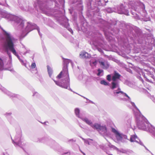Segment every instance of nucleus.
<instances>
[{"instance_id": "obj_1", "label": "nucleus", "mask_w": 155, "mask_h": 155, "mask_svg": "<svg viewBox=\"0 0 155 155\" xmlns=\"http://www.w3.org/2000/svg\"><path fill=\"white\" fill-rule=\"evenodd\" d=\"M0 15L8 21H13L17 25V29L20 30L21 34L19 35L20 40L22 39L28 33L34 29H37L39 35H41L40 32L39 28L35 24L27 22L25 25L24 21L19 17L14 15L8 14L7 12L3 9H0Z\"/></svg>"}, {"instance_id": "obj_2", "label": "nucleus", "mask_w": 155, "mask_h": 155, "mask_svg": "<svg viewBox=\"0 0 155 155\" xmlns=\"http://www.w3.org/2000/svg\"><path fill=\"white\" fill-rule=\"evenodd\" d=\"M120 77L121 75L120 74L115 71L114 75L112 77V81L110 87L112 90L113 96L116 97L121 96L127 97V98H122L121 99L122 100H126L130 102L132 106L140 114V111L136 106L135 103L131 101V100L130 97L126 93L121 90L120 86V81L119 80Z\"/></svg>"}, {"instance_id": "obj_3", "label": "nucleus", "mask_w": 155, "mask_h": 155, "mask_svg": "<svg viewBox=\"0 0 155 155\" xmlns=\"http://www.w3.org/2000/svg\"><path fill=\"white\" fill-rule=\"evenodd\" d=\"M1 29L3 32V35L5 38V40L3 43V47L5 52L8 56L10 59H12V55L9 51L12 52V49L14 48V43L16 40L15 38L9 32H8L1 28Z\"/></svg>"}, {"instance_id": "obj_4", "label": "nucleus", "mask_w": 155, "mask_h": 155, "mask_svg": "<svg viewBox=\"0 0 155 155\" xmlns=\"http://www.w3.org/2000/svg\"><path fill=\"white\" fill-rule=\"evenodd\" d=\"M137 119V125L139 129L148 132L155 137V128L149 123L147 120L143 116L137 117L135 114Z\"/></svg>"}, {"instance_id": "obj_5", "label": "nucleus", "mask_w": 155, "mask_h": 155, "mask_svg": "<svg viewBox=\"0 0 155 155\" xmlns=\"http://www.w3.org/2000/svg\"><path fill=\"white\" fill-rule=\"evenodd\" d=\"M63 72L65 74H67V76L65 79H63L61 82L59 81H57L54 80H53L56 84L57 85L64 88L68 89L69 90L72 91V90L70 88V87H69L68 88V86H69L70 85V80L69 77V74L68 73L66 74L64 73L63 70L61 71L60 74L57 76V78L58 79H60L61 78V76Z\"/></svg>"}, {"instance_id": "obj_6", "label": "nucleus", "mask_w": 155, "mask_h": 155, "mask_svg": "<svg viewBox=\"0 0 155 155\" xmlns=\"http://www.w3.org/2000/svg\"><path fill=\"white\" fill-rule=\"evenodd\" d=\"M151 71H153L155 73V69L153 67L145 69L142 70V74L146 81L153 83L155 82V77L151 73Z\"/></svg>"}, {"instance_id": "obj_7", "label": "nucleus", "mask_w": 155, "mask_h": 155, "mask_svg": "<svg viewBox=\"0 0 155 155\" xmlns=\"http://www.w3.org/2000/svg\"><path fill=\"white\" fill-rule=\"evenodd\" d=\"M44 1L45 0H36V2H35L34 6L37 8H39L44 13L48 15H51L53 13L52 9L45 7L43 8Z\"/></svg>"}, {"instance_id": "obj_8", "label": "nucleus", "mask_w": 155, "mask_h": 155, "mask_svg": "<svg viewBox=\"0 0 155 155\" xmlns=\"http://www.w3.org/2000/svg\"><path fill=\"white\" fill-rule=\"evenodd\" d=\"M21 132L20 130L15 135L14 139L13 140L12 138V142L14 145L16 147H20L23 149V146L24 143L21 139Z\"/></svg>"}, {"instance_id": "obj_9", "label": "nucleus", "mask_w": 155, "mask_h": 155, "mask_svg": "<svg viewBox=\"0 0 155 155\" xmlns=\"http://www.w3.org/2000/svg\"><path fill=\"white\" fill-rule=\"evenodd\" d=\"M114 12L119 14H124L127 15H129V12L124 5L121 4L115 7Z\"/></svg>"}, {"instance_id": "obj_10", "label": "nucleus", "mask_w": 155, "mask_h": 155, "mask_svg": "<svg viewBox=\"0 0 155 155\" xmlns=\"http://www.w3.org/2000/svg\"><path fill=\"white\" fill-rule=\"evenodd\" d=\"M39 142L45 143L52 147H54V145H56L57 144L54 140L46 137L42 138L40 139Z\"/></svg>"}, {"instance_id": "obj_11", "label": "nucleus", "mask_w": 155, "mask_h": 155, "mask_svg": "<svg viewBox=\"0 0 155 155\" xmlns=\"http://www.w3.org/2000/svg\"><path fill=\"white\" fill-rule=\"evenodd\" d=\"M101 0H93L91 1L87 4L88 9L91 10H93L94 8H96L98 4V5H101Z\"/></svg>"}, {"instance_id": "obj_12", "label": "nucleus", "mask_w": 155, "mask_h": 155, "mask_svg": "<svg viewBox=\"0 0 155 155\" xmlns=\"http://www.w3.org/2000/svg\"><path fill=\"white\" fill-rule=\"evenodd\" d=\"M91 42L92 43H91L92 45V48L94 50L97 49L99 52L101 53H103V51L99 47H101V44L100 43H98L97 41L96 40H94L93 39H91Z\"/></svg>"}, {"instance_id": "obj_13", "label": "nucleus", "mask_w": 155, "mask_h": 155, "mask_svg": "<svg viewBox=\"0 0 155 155\" xmlns=\"http://www.w3.org/2000/svg\"><path fill=\"white\" fill-rule=\"evenodd\" d=\"M68 20L66 17H63V22L61 23L63 26L67 28L68 30L71 33L73 34V31L69 27V24L68 23Z\"/></svg>"}, {"instance_id": "obj_14", "label": "nucleus", "mask_w": 155, "mask_h": 155, "mask_svg": "<svg viewBox=\"0 0 155 155\" xmlns=\"http://www.w3.org/2000/svg\"><path fill=\"white\" fill-rule=\"evenodd\" d=\"M151 40L152 41L150 43L149 42H147L146 41H144L145 43H144V41H141V40L139 39L138 41V42L140 44H143V45L147 47L150 48L151 47L153 46H155V43H154V39L153 38H151Z\"/></svg>"}, {"instance_id": "obj_15", "label": "nucleus", "mask_w": 155, "mask_h": 155, "mask_svg": "<svg viewBox=\"0 0 155 155\" xmlns=\"http://www.w3.org/2000/svg\"><path fill=\"white\" fill-rule=\"evenodd\" d=\"M63 62V71L64 73L67 74L68 72V64L70 63L72 65L73 64V62L71 60L67 59H64V60Z\"/></svg>"}, {"instance_id": "obj_16", "label": "nucleus", "mask_w": 155, "mask_h": 155, "mask_svg": "<svg viewBox=\"0 0 155 155\" xmlns=\"http://www.w3.org/2000/svg\"><path fill=\"white\" fill-rule=\"evenodd\" d=\"M130 140L131 142H135L140 144V145L143 146V143L140 141L136 135H131Z\"/></svg>"}, {"instance_id": "obj_17", "label": "nucleus", "mask_w": 155, "mask_h": 155, "mask_svg": "<svg viewBox=\"0 0 155 155\" xmlns=\"http://www.w3.org/2000/svg\"><path fill=\"white\" fill-rule=\"evenodd\" d=\"M112 131L115 134V137L118 141L120 142V140H121L122 139V134L120 133L114 128H112Z\"/></svg>"}, {"instance_id": "obj_18", "label": "nucleus", "mask_w": 155, "mask_h": 155, "mask_svg": "<svg viewBox=\"0 0 155 155\" xmlns=\"http://www.w3.org/2000/svg\"><path fill=\"white\" fill-rule=\"evenodd\" d=\"M104 22L105 24L104 26L108 27L109 29H110L111 26L116 25L117 23V21L114 20H110L108 22L105 21H104Z\"/></svg>"}, {"instance_id": "obj_19", "label": "nucleus", "mask_w": 155, "mask_h": 155, "mask_svg": "<svg viewBox=\"0 0 155 155\" xmlns=\"http://www.w3.org/2000/svg\"><path fill=\"white\" fill-rule=\"evenodd\" d=\"M0 90H1L2 92H4L5 93L7 94L9 96L13 97H16L17 95L14 94L8 91H7L5 88L3 87L0 88Z\"/></svg>"}, {"instance_id": "obj_20", "label": "nucleus", "mask_w": 155, "mask_h": 155, "mask_svg": "<svg viewBox=\"0 0 155 155\" xmlns=\"http://www.w3.org/2000/svg\"><path fill=\"white\" fill-rule=\"evenodd\" d=\"M98 131L101 134H105L107 131V128L105 126H101Z\"/></svg>"}, {"instance_id": "obj_21", "label": "nucleus", "mask_w": 155, "mask_h": 155, "mask_svg": "<svg viewBox=\"0 0 155 155\" xmlns=\"http://www.w3.org/2000/svg\"><path fill=\"white\" fill-rule=\"evenodd\" d=\"M80 56V57L82 58H91V55L90 54L84 51L81 52Z\"/></svg>"}, {"instance_id": "obj_22", "label": "nucleus", "mask_w": 155, "mask_h": 155, "mask_svg": "<svg viewBox=\"0 0 155 155\" xmlns=\"http://www.w3.org/2000/svg\"><path fill=\"white\" fill-rule=\"evenodd\" d=\"M12 50V53L17 57L20 62L21 63V64L25 66L26 64L24 63L23 60L20 58L19 56L16 52L15 50L13 48Z\"/></svg>"}, {"instance_id": "obj_23", "label": "nucleus", "mask_w": 155, "mask_h": 155, "mask_svg": "<svg viewBox=\"0 0 155 155\" xmlns=\"http://www.w3.org/2000/svg\"><path fill=\"white\" fill-rule=\"evenodd\" d=\"M81 119L86 124L91 126L93 124L91 120L89 119L86 117H82Z\"/></svg>"}, {"instance_id": "obj_24", "label": "nucleus", "mask_w": 155, "mask_h": 155, "mask_svg": "<svg viewBox=\"0 0 155 155\" xmlns=\"http://www.w3.org/2000/svg\"><path fill=\"white\" fill-rule=\"evenodd\" d=\"M20 8L22 10L26 11H28L31 12L32 10V8L29 6L28 7L27 6H26L25 4L23 5L22 6H20Z\"/></svg>"}, {"instance_id": "obj_25", "label": "nucleus", "mask_w": 155, "mask_h": 155, "mask_svg": "<svg viewBox=\"0 0 155 155\" xmlns=\"http://www.w3.org/2000/svg\"><path fill=\"white\" fill-rule=\"evenodd\" d=\"M30 68L32 69H34L35 68V70H33L32 71H31L32 73L36 74H38V71L37 68H36V64L35 62L32 63L31 65L30 66Z\"/></svg>"}, {"instance_id": "obj_26", "label": "nucleus", "mask_w": 155, "mask_h": 155, "mask_svg": "<svg viewBox=\"0 0 155 155\" xmlns=\"http://www.w3.org/2000/svg\"><path fill=\"white\" fill-rule=\"evenodd\" d=\"M97 60L96 58H92L90 61V64L91 66H94L97 64Z\"/></svg>"}, {"instance_id": "obj_27", "label": "nucleus", "mask_w": 155, "mask_h": 155, "mask_svg": "<svg viewBox=\"0 0 155 155\" xmlns=\"http://www.w3.org/2000/svg\"><path fill=\"white\" fill-rule=\"evenodd\" d=\"M100 65L103 68H107L109 67V64L106 61H99Z\"/></svg>"}, {"instance_id": "obj_28", "label": "nucleus", "mask_w": 155, "mask_h": 155, "mask_svg": "<svg viewBox=\"0 0 155 155\" xmlns=\"http://www.w3.org/2000/svg\"><path fill=\"white\" fill-rule=\"evenodd\" d=\"M101 126V125L100 124L97 123H95L94 124H92L91 127L94 129H96L98 131Z\"/></svg>"}, {"instance_id": "obj_29", "label": "nucleus", "mask_w": 155, "mask_h": 155, "mask_svg": "<svg viewBox=\"0 0 155 155\" xmlns=\"http://www.w3.org/2000/svg\"><path fill=\"white\" fill-rule=\"evenodd\" d=\"M74 113L76 116L78 117L81 119L82 117L80 114V110L78 108H76L74 110Z\"/></svg>"}, {"instance_id": "obj_30", "label": "nucleus", "mask_w": 155, "mask_h": 155, "mask_svg": "<svg viewBox=\"0 0 155 155\" xmlns=\"http://www.w3.org/2000/svg\"><path fill=\"white\" fill-rule=\"evenodd\" d=\"M12 114L11 113H6L5 115L6 116V117H7L8 118L9 121L10 122V123H11V120H13V119L11 117V114Z\"/></svg>"}, {"instance_id": "obj_31", "label": "nucleus", "mask_w": 155, "mask_h": 155, "mask_svg": "<svg viewBox=\"0 0 155 155\" xmlns=\"http://www.w3.org/2000/svg\"><path fill=\"white\" fill-rule=\"evenodd\" d=\"M48 71V74L49 77L51 78V75L53 73V70L52 68L50 67L48 65L47 66Z\"/></svg>"}, {"instance_id": "obj_32", "label": "nucleus", "mask_w": 155, "mask_h": 155, "mask_svg": "<svg viewBox=\"0 0 155 155\" xmlns=\"http://www.w3.org/2000/svg\"><path fill=\"white\" fill-rule=\"evenodd\" d=\"M143 8L142 9L143 14H141V15L143 17H146L147 16V14L146 11H145V7L143 4Z\"/></svg>"}, {"instance_id": "obj_33", "label": "nucleus", "mask_w": 155, "mask_h": 155, "mask_svg": "<svg viewBox=\"0 0 155 155\" xmlns=\"http://www.w3.org/2000/svg\"><path fill=\"white\" fill-rule=\"evenodd\" d=\"M4 69V63L2 60L0 58V71H2Z\"/></svg>"}, {"instance_id": "obj_34", "label": "nucleus", "mask_w": 155, "mask_h": 155, "mask_svg": "<svg viewBox=\"0 0 155 155\" xmlns=\"http://www.w3.org/2000/svg\"><path fill=\"white\" fill-rule=\"evenodd\" d=\"M106 11L109 13L114 12L115 8H108L106 9Z\"/></svg>"}, {"instance_id": "obj_35", "label": "nucleus", "mask_w": 155, "mask_h": 155, "mask_svg": "<svg viewBox=\"0 0 155 155\" xmlns=\"http://www.w3.org/2000/svg\"><path fill=\"white\" fill-rule=\"evenodd\" d=\"M101 84H103L105 86H107L109 85V83L107 82L104 80H101L100 82Z\"/></svg>"}, {"instance_id": "obj_36", "label": "nucleus", "mask_w": 155, "mask_h": 155, "mask_svg": "<svg viewBox=\"0 0 155 155\" xmlns=\"http://www.w3.org/2000/svg\"><path fill=\"white\" fill-rule=\"evenodd\" d=\"M125 84L129 87H131L132 86L131 83L128 81H125Z\"/></svg>"}, {"instance_id": "obj_37", "label": "nucleus", "mask_w": 155, "mask_h": 155, "mask_svg": "<svg viewBox=\"0 0 155 155\" xmlns=\"http://www.w3.org/2000/svg\"><path fill=\"white\" fill-rule=\"evenodd\" d=\"M22 48H25L26 50L25 52H24L23 54L24 55H25L27 53H29L30 51L29 50L27 49V48H26L25 46L23 45Z\"/></svg>"}, {"instance_id": "obj_38", "label": "nucleus", "mask_w": 155, "mask_h": 155, "mask_svg": "<svg viewBox=\"0 0 155 155\" xmlns=\"http://www.w3.org/2000/svg\"><path fill=\"white\" fill-rule=\"evenodd\" d=\"M97 71L98 72V73L97 74V75L99 76L100 75L101 73L103 72V71L102 69H98L97 70Z\"/></svg>"}, {"instance_id": "obj_39", "label": "nucleus", "mask_w": 155, "mask_h": 155, "mask_svg": "<svg viewBox=\"0 0 155 155\" xmlns=\"http://www.w3.org/2000/svg\"><path fill=\"white\" fill-rule=\"evenodd\" d=\"M107 79L109 81H111L112 79L111 76L110 74H108L107 76Z\"/></svg>"}, {"instance_id": "obj_40", "label": "nucleus", "mask_w": 155, "mask_h": 155, "mask_svg": "<svg viewBox=\"0 0 155 155\" xmlns=\"http://www.w3.org/2000/svg\"><path fill=\"white\" fill-rule=\"evenodd\" d=\"M151 16L152 17L155 19V11L152 12Z\"/></svg>"}, {"instance_id": "obj_41", "label": "nucleus", "mask_w": 155, "mask_h": 155, "mask_svg": "<svg viewBox=\"0 0 155 155\" xmlns=\"http://www.w3.org/2000/svg\"><path fill=\"white\" fill-rule=\"evenodd\" d=\"M79 7V10H82L83 9V6L82 5V4L81 2H80L79 4L78 5Z\"/></svg>"}, {"instance_id": "obj_42", "label": "nucleus", "mask_w": 155, "mask_h": 155, "mask_svg": "<svg viewBox=\"0 0 155 155\" xmlns=\"http://www.w3.org/2000/svg\"><path fill=\"white\" fill-rule=\"evenodd\" d=\"M132 14L133 15H134V17L136 19H139V17L138 15H137V14L135 13L134 14H133V13H132Z\"/></svg>"}, {"instance_id": "obj_43", "label": "nucleus", "mask_w": 155, "mask_h": 155, "mask_svg": "<svg viewBox=\"0 0 155 155\" xmlns=\"http://www.w3.org/2000/svg\"><path fill=\"white\" fill-rule=\"evenodd\" d=\"M122 139H124L125 140H129V139H127V135L122 134Z\"/></svg>"}, {"instance_id": "obj_44", "label": "nucleus", "mask_w": 155, "mask_h": 155, "mask_svg": "<svg viewBox=\"0 0 155 155\" xmlns=\"http://www.w3.org/2000/svg\"><path fill=\"white\" fill-rule=\"evenodd\" d=\"M39 95V94L37 92H35L33 94V96L36 97H38Z\"/></svg>"}, {"instance_id": "obj_45", "label": "nucleus", "mask_w": 155, "mask_h": 155, "mask_svg": "<svg viewBox=\"0 0 155 155\" xmlns=\"http://www.w3.org/2000/svg\"><path fill=\"white\" fill-rule=\"evenodd\" d=\"M89 139H86L84 142L85 143L87 144L88 145H89Z\"/></svg>"}, {"instance_id": "obj_46", "label": "nucleus", "mask_w": 155, "mask_h": 155, "mask_svg": "<svg viewBox=\"0 0 155 155\" xmlns=\"http://www.w3.org/2000/svg\"><path fill=\"white\" fill-rule=\"evenodd\" d=\"M120 142H121L123 143H127V140H126L122 139L121 140H120Z\"/></svg>"}, {"instance_id": "obj_47", "label": "nucleus", "mask_w": 155, "mask_h": 155, "mask_svg": "<svg viewBox=\"0 0 155 155\" xmlns=\"http://www.w3.org/2000/svg\"><path fill=\"white\" fill-rule=\"evenodd\" d=\"M89 145H91L93 143V140L91 139H89Z\"/></svg>"}, {"instance_id": "obj_48", "label": "nucleus", "mask_w": 155, "mask_h": 155, "mask_svg": "<svg viewBox=\"0 0 155 155\" xmlns=\"http://www.w3.org/2000/svg\"><path fill=\"white\" fill-rule=\"evenodd\" d=\"M82 97H84V98H85L87 100H89V102L90 103H92V104H94V102H93L92 101H91V100H89L87 98H86L85 97H83V96H82Z\"/></svg>"}, {"instance_id": "obj_49", "label": "nucleus", "mask_w": 155, "mask_h": 155, "mask_svg": "<svg viewBox=\"0 0 155 155\" xmlns=\"http://www.w3.org/2000/svg\"><path fill=\"white\" fill-rule=\"evenodd\" d=\"M138 78L139 79H140L143 82V83L144 81H143V79L141 78V77L139 76L138 77Z\"/></svg>"}, {"instance_id": "obj_50", "label": "nucleus", "mask_w": 155, "mask_h": 155, "mask_svg": "<svg viewBox=\"0 0 155 155\" xmlns=\"http://www.w3.org/2000/svg\"><path fill=\"white\" fill-rule=\"evenodd\" d=\"M0 5H4L5 6L8 7H9V5L7 4H4L3 5V4H2V3H0Z\"/></svg>"}, {"instance_id": "obj_51", "label": "nucleus", "mask_w": 155, "mask_h": 155, "mask_svg": "<svg viewBox=\"0 0 155 155\" xmlns=\"http://www.w3.org/2000/svg\"><path fill=\"white\" fill-rule=\"evenodd\" d=\"M100 147L103 150H104V146L103 145H101L100 146Z\"/></svg>"}, {"instance_id": "obj_52", "label": "nucleus", "mask_w": 155, "mask_h": 155, "mask_svg": "<svg viewBox=\"0 0 155 155\" xmlns=\"http://www.w3.org/2000/svg\"><path fill=\"white\" fill-rule=\"evenodd\" d=\"M2 155H9L8 153L7 152L3 153Z\"/></svg>"}, {"instance_id": "obj_53", "label": "nucleus", "mask_w": 155, "mask_h": 155, "mask_svg": "<svg viewBox=\"0 0 155 155\" xmlns=\"http://www.w3.org/2000/svg\"><path fill=\"white\" fill-rule=\"evenodd\" d=\"M51 1L53 2L55 4H56L57 3V2L56 0H51Z\"/></svg>"}, {"instance_id": "obj_54", "label": "nucleus", "mask_w": 155, "mask_h": 155, "mask_svg": "<svg viewBox=\"0 0 155 155\" xmlns=\"http://www.w3.org/2000/svg\"><path fill=\"white\" fill-rule=\"evenodd\" d=\"M73 141H74L72 139H71L69 140L68 141V142H73Z\"/></svg>"}, {"instance_id": "obj_55", "label": "nucleus", "mask_w": 155, "mask_h": 155, "mask_svg": "<svg viewBox=\"0 0 155 155\" xmlns=\"http://www.w3.org/2000/svg\"><path fill=\"white\" fill-rule=\"evenodd\" d=\"M106 153L107 154H108L109 155H113L112 154L110 153L109 152V151L106 152Z\"/></svg>"}, {"instance_id": "obj_56", "label": "nucleus", "mask_w": 155, "mask_h": 155, "mask_svg": "<svg viewBox=\"0 0 155 155\" xmlns=\"http://www.w3.org/2000/svg\"><path fill=\"white\" fill-rule=\"evenodd\" d=\"M80 151L81 152L83 153V155H86L85 153H84V152H83L82 151H81V150H80Z\"/></svg>"}, {"instance_id": "obj_57", "label": "nucleus", "mask_w": 155, "mask_h": 155, "mask_svg": "<svg viewBox=\"0 0 155 155\" xmlns=\"http://www.w3.org/2000/svg\"><path fill=\"white\" fill-rule=\"evenodd\" d=\"M81 138L83 140H84V141H85V140H86V139H84V138H83L81 137Z\"/></svg>"}, {"instance_id": "obj_58", "label": "nucleus", "mask_w": 155, "mask_h": 155, "mask_svg": "<svg viewBox=\"0 0 155 155\" xmlns=\"http://www.w3.org/2000/svg\"><path fill=\"white\" fill-rule=\"evenodd\" d=\"M110 145H111V144L110 143H109V144L108 145V146L110 147H111V146H110Z\"/></svg>"}, {"instance_id": "obj_59", "label": "nucleus", "mask_w": 155, "mask_h": 155, "mask_svg": "<svg viewBox=\"0 0 155 155\" xmlns=\"http://www.w3.org/2000/svg\"><path fill=\"white\" fill-rule=\"evenodd\" d=\"M104 33H105V35L106 36V35H107V34H106V33H105V32H104Z\"/></svg>"}, {"instance_id": "obj_60", "label": "nucleus", "mask_w": 155, "mask_h": 155, "mask_svg": "<svg viewBox=\"0 0 155 155\" xmlns=\"http://www.w3.org/2000/svg\"><path fill=\"white\" fill-rule=\"evenodd\" d=\"M135 11H137V9H135Z\"/></svg>"}, {"instance_id": "obj_61", "label": "nucleus", "mask_w": 155, "mask_h": 155, "mask_svg": "<svg viewBox=\"0 0 155 155\" xmlns=\"http://www.w3.org/2000/svg\"><path fill=\"white\" fill-rule=\"evenodd\" d=\"M122 153H125V152H124V151H123V152H122Z\"/></svg>"}, {"instance_id": "obj_62", "label": "nucleus", "mask_w": 155, "mask_h": 155, "mask_svg": "<svg viewBox=\"0 0 155 155\" xmlns=\"http://www.w3.org/2000/svg\"><path fill=\"white\" fill-rule=\"evenodd\" d=\"M80 126L81 127V128H82V127H81V126Z\"/></svg>"}, {"instance_id": "obj_63", "label": "nucleus", "mask_w": 155, "mask_h": 155, "mask_svg": "<svg viewBox=\"0 0 155 155\" xmlns=\"http://www.w3.org/2000/svg\"><path fill=\"white\" fill-rule=\"evenodd\" d=\"M80 126L81 127V128H82V127H81V126Z\"/></svg>"}, {"instance_id": "obj_64", "label": "nucleus", "mask_w": 155, "mask_h": 155, "mask_svg": "<svg viewBox=\"0 0 155 155\" xmlns=\"http://www.w3.org/2000/svg\"><path fill=\"white\" fill-rule=\"evenodd\" d=\"M46 123V122H45V123Z\"/></svg>"}]
</instances>
